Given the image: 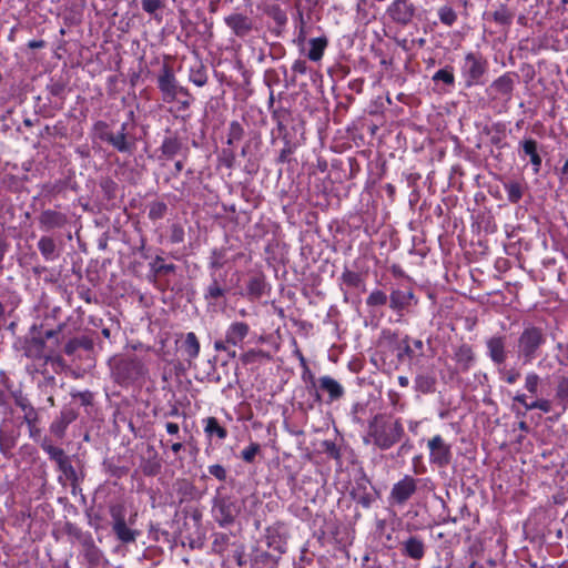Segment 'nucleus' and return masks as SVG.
Masks as SVG:
<instances>
[{
    "label": "nucleus",
    "mask_w": 568,
    "mask_h": 568,
    "mask_svg": "<svg viewBox=\"0 0 568 568\" xmlns=\"http://www.w3.org/2000/svg\"><path fill=\"white\" fill-rule=\"evenodd\" d=\"M404 434V426L399 418L381 413L369 419L363 440L381 450H387L399 443Z\"/></svg>",
    "instance_id": "nucleus-1"
},
{
    "label": "nucleus",
    "mask_w": 568,
    "mask_h": 568,
    "mask_svg": "<svg viewBox=\"0 0 568 568\" xmlns=\"http://www.w3.org/2000/svg\"><path fill=\"white\" fill-rule=\"evenodd\" d=\"M546 343L542 328L528 325L520 333L517 342V356L524 365L530 364L539 355V349Z\"/></svg>",
    "instance_id": "nucleus-2"
},
{
    "label": "nucleus",
    "mask_w": 568,
    "mask_h": 568,
    "mask_svg": "<svg viewBox=\"0 0 568 568\" xmlns=\"http://www.w3.org/2000/svg\"><path fill=\"white\" fill-rule=\"evenodd\" d=\"M487 61L481 54L475 52L466 53L462 65L460 74L467 88L477 85L487 71Z\"/></svg>",
    "instance_id": "nucleus-3"
},
{
    "label": "nucleus",
    "mask_w": 568,
    "mask_h": 568,
    "mask_svg": "<svg viewBox=\"0 0 568 568\" xmlns=\"http://www.w3.org/2000/svg\"><path fill=\"white\" fill-rule=\"evenodd\" d=\"M158 87L162 92L164 102L171 103L175 101L180 94L189 98L187 90L179 85L173 70L166 64L163 65L158 77Z\"/></svg>",
    "instance_id": "nucleus-4"
},
{
    "label": "nucleus",
    "mask_w": 568,
    "mask_h": 568,
    "mask_svg": "<svg viewBox=\"0 0 568 568\" xmlns=\"http://www.w3.org/2000/svg\"><path fill=\"white\" fill-rule=\"evenodd\" d=\"M316 390V399L331 404L341 399L345 395L344 386L335 378L324 375L313 382Z\"/></svg>",
    "instance_id": "nucleus-5"
},
{
    "label": "nucleus",
    "mask_w": 568,
    "mask_h": 568,
    "mask_svg": "<svg viewBox=\"0 0 568 568\" xmlns=\"http://www.w3.org/2000/svg\"><path fill=\"white\" fill-rule=\"evenodd\" d=\"M429 449V462L439 467L447 466L452 460L450 445L445 443L440 435H435L427 443Z\"/></svg>",
    "instance_id": "nucleus-6"
},
{
    "label": "nucleus",
    "mask_w": 568,
    "mask_h": 568,
    "mask_svg": "<svg viewBox=\"0 0 568 568\" xmlns=\"http://www.w3.org/2000/svg\"><path fill=\"white\" fill-rule=\"evenodd\" d=\"M417 490V480L405 475L399 481L394 484L389 499L393 504L404 505Z\"/></svg>",
    "instance_id": "nucleus-7"
},
{
    "label": "nucleus",
    "mask_w": 568,
    "mask_h": 568,
    "mask_svg": "<svg viewBox=\"0 0 568 568\" xmlns=\"http://www.w3.org/2000/svg\"><path fill=\"white\" fill-rule=\"evenodd\" d=\"M400 554L414 561H420L426 554L424 539L417 535H409L400 541Z\"/></svg>",
    "instance_id": "nucleus-8"
},
{
    "label": "nucleus",
    "mask_w": 568,
    "mask_h": 568,
    "mask_svg": "<svg viewBox=\"0 0 568 568\" xmlns=\"http://www.w3.org/2000/svg\"><path fill=\"white\" fill-rule=\"evenodd\" d=\"M417 304V298L413 291L393 290L389 295V307L402 317L405 311L412 305Z\"/></svg>",
    "instance_id": "nucleus-9"
},
{
    "label": "nucleus",
    "mask_w": 568,
    "mask_h": 568,
    "mask_svg": "<svg viewBox=\"0 0 568 568\" xmlns=\"http://www.w3.org/2000/svg\"><path fill=\"white\" fill-rule=\"evenodd\" d=\"M387 13L395 22L408 24L415 14V7L408 0H394Z\"/></svg>",
    "instance_id": "nucleus-10"
},
{
    "label": "nucleus",
    "mask_w": 568,
    "mask_h": 568,
    "mask_svg": "<svg viewBox=\"0 0 568 568\" xmlns=\"http://www.w3.org/2000/svg\"><path fill=\"white\" fill-rule=\"evenodd\" d=\"M224 22L239 38H245L253 29L252 19L242 13H231L224 18Z\"/></svg>",
    "instance_id": "nucleus-11"
},
{
    "label": "nucleus",
    "mask_w": 568,
    "mask_h": 568,
    "mask_svg": "<svg viewBox=\"0 0 568 568\" xmlns=\"http://www.w3.org/2000/svg\"><path fill=\"white\" fill-rule=\"evenodd\" d=\"M515 75L505 73L497 78L489 87L490 92L495 99L509 100L514 90Z\"/></svg>",
    "instance_id": "nucleus-12"
},
{
    "label": "nucleus",
    "mask_w": 568,
    "mask_h": 568,
    "mask_svg": "<svg viewBox=\"0 0 568 568\" xmlns=\"http://www.w3.org/2000/svg\"><path fill=\"white\" fill-rule=\"evenodd\" d=\"M24 355L31 359L42 361L45 365L51 358V353L47 352L45 343L42 338L32 337L27 341Z\"/></svg>",
    "instance_id": "nucleus-13"
},
{
    "label": "nucleus",
    "mask_w": 568,
    "mask_h": 568,
    "mask_svg": "<svg viewBox=\"0 0 568 568\" xmlns=\"http://www.w3.org/2000/svg\"><path fill=\"white\" fill-rule=\"evenodd\" d=\"M217 520L221 525H229L234 521L235 517L237 516L240 511V507L236 505L235 501L223 498L220 500L217 505Z\"/></svg>",
    "instance_id": "nucleus-14"
},
{
    "label": "nucleus",
    "mask_w": 568,
    "mask_h": 568,
    "mask_svg": "<svg viewBox=\"0 0 568 568\" xmlns=\"http://www.w3.org/2000/svg\"><path fill=\"white\" fill-rule=\"evenodd\" d=\"M250 326L244 322L232 323L226 332V343L232 346H240L244 338L248 335Z\"/></svg>",
    "instance_id": "nucleus-15"
},
{
    "label": "nucleus",
    "mask_w": 568,
    "mask_h": 568,
    "mask_svg": "<svg viewBox=\"0 0 568 568\" xmlns=\"http://www.w3.org/2000/svg\"><path fill=\"white\" fill-rule=\"evenodd\" d=\"M488 355L495 364H504L507 358L504 337L495 336L487 341Z\"/></svg>",
    "instance_id": "nucleus-16"
},
{
    "label": "nucleus",
    "mask_w": 568,
    "mask_h": 568,
    "mask_svg": "<svg viewBox=\"0 0 568 568\" xmlns=\"http://www.w3.org/2000/svg\"><path fill=\"white\" fill-rule=\"evenodd\" d=\"M454 361L456 362L459 371H468L475 361L471 347L467 344L458 346L454 353Z\"/></svg>",
    "instance_id": "nucleus-17"
},
{
    "label": "nucleus",
    "mask_w": 568,
    "mask_h": 568,
    "mask_svg": "<svg viewBox=\"0 0 568 568\" xmlns=\"http://www.w3.org/2000/svg\"><path fill=\"white\" fill-rule=\"evenodd\" d=\"M40 226L47 231L61 227L65 223V216L57 211H43L39 219Z\"/></svg>",
    "instance_id": "nucleus-18"
},
{
    "label": "nucleus",
    "mask_w": 568,
    "mask_h": 568,
    "mask_svg": "<svg viewBox=\"0 0 568 568\" xmlns=\"http://www.w3.org/2000/svg\"><path fill=\"white\" fill-rule=\"evenodd\" d=\"M181 352L189 363L195 359L200 353V342L193 332H189L181 345Z\"/></svg>",
    "instance_id": "nucleus-19"
},
{
    "label": "nucleus",
    "mask_w": 568,
    "mask_h": 568,
    "mask_svg": "<svg viewBox=\"0 0 568 568\" xmlns=\"http://www.w3.org/2000/svg\"><path fill=\"white\" fill-rule=\"evenodd\" d=\"M126 124L123 123L121 125V131L118 133H108L105 134L104 139L112 144L114 149H116L119 152H130L131 151V143L126 140Z\"/></svg>",
    "instance_id": "nucleus-20"
},
{
    "label": "nucleus",
    "mask_w": 568,
    "mask_h": 568,
    "mask_svg": "<svg viewBox=\"0 0 568 568\" xmlns=\"http://www.w3.org/2000/svg\"><path fill=\"white\" fill-rule=\"evenodd\" d=\"M520 146L525 153L530 158V163L535 173H538L541 168V156L537 151V142L532 139H527L520 142Z\"/></svg>",
    "instance_id": "nucleus-21"
},
{
    "label": "nucleus",
    "mask_w": 568,
    "mask_h": 568,
    "mask_svg": "<svg viewBox=\"0 0 568 568\" xmlns=\"http://www.w3.org/2000/svg\"><path fill=\"white\" fill-rule=\"evenodd\" d=\"M204 433L209 438L217 437L223 440L227 437V430L221 426L215 417H206L203 419Z\"/></svg>",
    "instance_id": "nucleus-22"
},
{
    "label": "nucleus",
    "mask_w": 568,
    "mask_h": 568,
    "mask_svg": "<svg viewBox=\"0 0 568 568\" xmlns=\"http://www.w3.org/2000/svg\"><path fill=\"white\" fill-rule=\"evenodd\" d=\"M38 248L45 261H54L59 256L55 242L52 237L42 236L38 242Z\"/></svg>",
    "instance_id": "nucleus-23"
},
{
    "label": "nucleus",
    "mask_w": 568,
    "mask_h": 568,
    "mask_svg": "<svg viewBox=\"0 0 568 568\" xmlns=\"http://www.w3.org/2000/svg\"><path fill=\"white\" fill-rule=\"evenodd\" d=\"M113 531L118 539L125 544L134 541L136 537V531L129 528L122 517L115 519L113 524Z\"/></svg>",
    "instance_id": "nucleus-24"
},
{
    "label": "nucleus",
    "mask_w": 568,
    "mask_h": 568,
    "mask_svg": "<svg viewBox=\"0 0 568 568\" xmlns=\"http://www.w3.org/2000/svg\"><path fill=\"white\" fill-rule=\"evenodd\" d=\"M327 43L328 41L325 37L311 39L308 41L310 50L307 52V58L311 61H320L323 58Z\"/></svg>",
    "instance_id": "nucleus-25"
},
{
    "label": "nucleus",
    "mask_w": 568,
    "mask_h": 568,
    "mask_svg": "<svg viewBox=\"0 0 568 568\" xmlns=\"http://www.w3.org/2000/svg\"><path fill=\"white\" fill-rule=\"evenodd\" d=\"M264 280L260 275L252 276L246 286V294L251 298H258L263 295L264 292Z\"/></svg>",
    "instance_id": "nucleus-26"
},
{
    "label": "nucleus",
    "mask_w": 568,
    "mask_h": 568,
    "mask_svg": "<svg viewBox=\"0 0 568 568\" xmlns=\"http://www.w3.org/2000/svg\"><path fill=\"white\" fill-rule=\"evenodd\" d=\"M504 187L509 202L517 203L523 197V187L518 182H507Z\"/></svg>",
    "instance_id": "nucleus-27"
},
{
    "label": "nucleus",
    "mask_w": 568,
    "mask_h": 568,
    "mask_svg": "<svg viewBox=\"0 0 568 568\" xmlns=\"http://www.w3.org/2000/svg\"><path fill=\"white\" fill-rule=\"evenodd\" d=\"M225 251L224 250H213L210 256V268L212 273L215 274V272L220 268H222L225 264Z\"/></svg>",
    "instance_id": "nucleus-28"
},
{
    "label": "nucleus",
    "mask_w": 568,
    "mask_h": 568,
    "mask_svg": "<svg viewBox=\"0 0 568 568\" xmlns=\"http://www.w3.org/2000/svg\"><path fill=\"white\" fill-rule=\"evenodd\" d=\"M387 295L381 290H374L366 298V305L371 307L384 306L387 303Z\"/></svg>",
    "instance_id": "nucleus-29"
},
{
    "label": "nucleus",
    "mask_w": 568,
    "mask_h": 568,
    "mask_svg": "<svg viewBox=\"0 0 568 568\" xmlns=\"http://www.w3.org/2000/svg\"><path fill=\"white\" fill-rule=\"evenodd\" d=\"M212 282L207 287L206 298H219L225 294V290L220 285L219 280L214 273H211Z\"/></svg>",
    "instance_id": "nucleus-30"
},
{
    "label": "nucleus",
    "mask_w": 568,
    "mask_h": 568,
    "mask_svg": "<svg viewBox=\"0 0 568 568\" xmlns=\"http://www.w3.org/2000/svg\"><path fill=\"white\" fill-rule=\"evenodd\" d=\"M540 384V377L535 373L530 372L525 377V388L531 394L536 395L538 393V387Z\"/></svg>",
    "instance_id": "nucleus-31"
},
{
    "label": "nucleus",
    "mask_w": 568,
    "mask_h": 568,
    "mask_svg": "<svg viewBox=\"0 0 568 568\" xmlns=\"http://www.w3.org/2000/svg\"><path fill=\"white\" fill-rule=\"evenodd\" d=\"M433 81L435 82H444L445 84L453 85L455 82V77L448 68L440 69L433 75Z\"/></svg>",
    "instance_id": "nucleus-32"
},
{
    "label": "nucleus",
    "mask_w": 568,
    "mask_h": 568,
    "mask_svg": "<svg viewBox=\"0 0 568 568\" xmlns=\"http://www.w3.org/2000/svg\"><path fill=\"white\" fill-rule=\"evenodd\" d=\"M166 212V204L163 202H153L149 209V217L151 220H160Z\"/></svg>",
    "instance_id": "nucleus-33"
},
{
    "label": "nucleus",
    "mask_w": 568,
    "mask_h": 568,
    "mask_svg": "<svg viewBox=\"0 0 568 568\" xmlns=\"http://www.w3.org/2000/svg\"><path fill=\"white\" fill-rule=\"evenodd\" d=\"M439 20L446 26H453L457 19L455 11L449 7H443L438 11Z\"/></svg>",
    "instance_id": "nucleus-34"
},
{
    "label": "nucleus",
    "mask_w": 568,
    "mask_h": 568,
    "mask_svg": "<svg viewBox=\"0 0 568 568\" xmlns=\"http://www.w3.org/2000/svg\"><path fill=\"white\" fill-rule=\"evenodd\" d=\"M180 143L176 139L168 138L162 143V152L168 156H173L178 153Z\"/></svg>",
    "instance_id": "nucleus-35"
},
{
    "label": "nucleus",
    "mask_w": 568,
    "mask_h": 568,
    "mask_svg": "<svg viewBox=\"0 0 568 568\" xmlns=\"http://www.w3.org/2000/svg\"><path fill=\"white\" fill-rule=\"evenodd\" d=\"M258 452L260 445L257 443H251L247 447H245L242 450L241 456L244 462L253 463Z\"/></svg>",
    "instance_id": "nucleus-36"
},
{
    "label": "nucleus",
    "mask_w": 568,
    "mask_h": 568,
    "mask_svg": "<svg viewBox=\"0 0 568 568\" xmlns=\"http://www.w3.org/2000/svg\"><path fill=\"white\" fill-rule=\"evenodd\" d=\"M42 449L49 455V457L53 460V462H58L60 460L63 456H65V453L63 452V449L59 448V447H55L49 443H43L42 444Z\"/></svg>",
    "instance_id": "nucleus-37"
},
{
    "label": "nucleus",
    "mask_w": 568,
    "mask_h": 568,
    "mask_svg": "<svg viewBox=\"0 0 568 568\" xmlns=\"http://www.w3.org/2000/svg\"><path fill=\"white\" fill-rule=\"evenodd\" d=\"M58 469L63 473L68 478L74 476L75 471L71 465L70 458L65 455L57 463Z\"/></svg>",
    "instance_id": "nucleus-38"
},
{
    "label": "nucleus",
    "mask_w": 568,
    "mask_h": 568,
    "mask_svg": "<svg viewBox=\"0 0 568 568\" xmlns=\"http://www.w3.org/2000/svg\"><path fill=\"white\" fill-rule=\"evenodd\" d=\"M342 280H343L344 284H346L349 287H358L362 283L361 276L357 273L352 272V271H345L342 274Z\"/></svg>",
    "instance_id": "nucleus-39"
},
{
    "label": "nucleus",
    "mask_w": 568,
    "mask_h": 568,
    "mask_svg": "<svg viewBox=\"0 0 568 568\" xmlns=\"http://www.w3.org/2000/svg\"><path fill=\"white\" fill-rule=\"evenodd\" d=\"M499 373H500V378L509 385L515 384L520 377V372L515 368H511V369L503 368L499 371Z\"/></svg>",
    "instance_id": "nucleus-40"
},
{
    "label": "nucleus",
    "mask_w": 568,
    "mask_h": 568,
    "mask_svg": "<svg viewBox=\"0 0 568 568\" xmlns=\"http://www.w3.org/2000/svg\"><path fill=\"white\" fill-rule=\"evenodd\" d=\"M141 3L142 9L150 14H154L163 7V0H141Z\"/></svg>",
    "instance_id": "nucleus-41"
},
{
    "label": "nucleus",
    "mask_w": 568,
    "mask_h": 568,
    "mask_svg": "<svg viewBox=\"0 0 568 568\" xmlns=\"http://www.w3.org/2000/svg\"><path fill=\"white\" fill-rule=\"evenodd\" d=\"M532 409H539L544 413H549L551 410V403L548 399H544V398L536 399V400L531 402L529 404V406H527V410H532Z\"/></svg>",
    "instance_id": "nucleus-42"
},
{
    "label": "nucleus",
    "mask_w": 568,
    "mask_h": 568,
    "mask_svg": "<svg viewBox=\"0 0 568 568\" xmlns=\"http://www.w3.org/2000/svg\"><path fill=\"white\" fill-rule=\"evenodd\" d=\"M494 19L499 23H510L511 13L507 10L506 7H501L499 10L495 11Z\"/></svg>",
    "instance_id": "nucleus-43"
},
{
    "label": "nucleus",
    "mask_w": 568,
    "mask_h": 568,
    "mask_svg": "<svg viewBox=\"0 0 568 568\" xmlns=\"http://www.w3.org/2000/svg\"><path fill=\"white\" fill-rule=\"evenodd\" d=\"M207 470H209L210 475L214 476L219 480H225V478H226V470L220 464H214V465L209 466Z\"/></svg>",
    "instance_id": "nucleus-44"
},
{
    "label": "nucleus",
    "mask_w": 568,
    "mask_h": 568,
    "mask_svg": "<svg viewBox=\"0 0 568 568\" xmlns=\"http://www.w3.org/2000/svg\"><path fill=\"white\" fill-rule=\"evenodd\" d=\"M557 396L568 405V378H562L557 387Z\"/></svg>",
    "instance_id": "nucleus-45"
},
{
    "label": "nucleus",
    "mask_w": 568,
    "mask_h": 568,
    "mask_svg": "<svg viewBox=\"0 0 568 568\" xmlns=\"http://www.w3.org/2000/svg\"><path fill=\"white\" fill-rule=\"evenodd\" d=\"M72 420V417L65 416L63 414L62 420L59 424H55L52 426V430L58 435L61 436L67 427V425Z\"/></svg>",
    "instance_id": "nucleus-46"
},
{
    "label": "nucleus",
    "mask_w": 568,
    "mask_h": 568,
    "mask_svg": "<svg viewBox=\"0 0 568 568\" xmlns=\"http://www.w3.org/2000/svg\"><path fill=\"white\" fill-rule=\"evenodd\" d=\"M242 132H243V130H242V128H241L240 123H237V122H232V123H231V126H230V136H231V138H230L229 142L231 143V141H232L233 139H234V140H239V139H241V136H242Z\"/></svg>",
    "instance_id": "nucleus-47"
},
{
    "label": "nucleus",
    "mask_w": 568,
    "mask_h": 568,
    "mask_svg": "<svg viewBox=\"0 0 568 568\" xmlns=\"http://www.w3.org/2000/svg\"><path fill=\"white\" fill-rule=\"evenodd\" d=\"M190 80L196 85V87H203L206 81H207V78H206V74L202 71H196L195 73H193L190 78Z\"/></svg>",
    "instance_id": "nucleus-48"
},
{
    "label": "nucleus",
    "mask_w": 568,
    "mask_h": 568,
    "mask_svg": "<svg viewBox=\"0 0 568 568\" xmlns=\"http://www.w3.org/2000/svg\"><path fill=\"white\" fill-rule=\"evenodd\" d=\"M514 400L521 404L526 410H527V406H529V404H530L527 402V396L523 393L516 394L514 397Z\"/></svg>",
    "instance_id": "nucleus-49"
},
{
    "label": "nucleus",
    "mask_w": 568,
    "mask_h": 568,
    "mask_svg": "<svg viewBox=\"0 0 568 568\" xmlns=\"http://www.w3.org/2000/svg\"><path fill=\"white\" fill-rule=\"evenodd\" d=\"M165 428L170 435H176L180 430L179 425L172 422L166 423Z\"/></svg>",
    "instance_id": "nucleus-50"
},
{
    "label": "nucleus",
    "mask_w": 568,
    "mask_h": 568,
    "mask_svg": "<svg viewBox=\"0 0 568 568\" xmlns=\"http://www.w3.org/2000/svg\"><path fill=\"white\" fill-rule=\"evenodd\" d=\"M560 179L561 181H568V160H566L560 170Z\"/></svg>",
    "instance_id": "nucleus-51"
},
{
    "label": "nucleus",
    "mask_w": 568,
    "mask_h": 568,
    "mask_svg": "<svg viewBox=\"0 0 568 568\" xmlns=\"http://www.w3.org/2000/svg\"><path fill=\"white\" fill-rule=\"evenodd\" d=\"M558 349L562 351L566 355V362H562L560 361L561 364H568V343L567 344H561L559 343L557 345Z\"/></svg>",
    "instance_id": "nucleus-52"
},
{
    "label": "nucleus",
    "mask_w": 568,
    "mask_h": 568,
    "mask_svg": "<svg viewBox=\"0 0 568 568\" xmlns=\"http://www.w3.org/2000/svg\"><path fill=\"white\" fill-rule=\"evenodd\" d=\"M226 345H229L226 343V339L225 341H216L214 343V347H215L216 351H226L227 349Z\"/></svg>",
    "instance_id": "nucleus-53"
},
{
    "label": "nucleus",
    "mask_w": 568,
    "mask_h": 568,
    "mask_svg": "<svg viewBox=\"0 0 568 568\" xmlns=\"http://www.w3.org/2000/svg\"><path fill=\"white\" fill-rule=\"evenodd\" d=\"M183 448L182 443L178 442L172 444L171 449L174 454H178Z\"/></svg>",
    "instance_id": "nucleus-54"
},
{
    "label": "nucleus",
    "mask_w": 568,
    "mask_h": 568,
    "mask_svg": "<svg viewBox=\"0 0 568 568\" xmlns=\"http://www.w3.org/2000/svg\"><path fill=\"white\" fill-rule=\"evenodd\" d=\"M398 384L402 386V387H406L408 386L409 384V381L406 376H399L398 377Z\"/></svg>",
    "instance_id": "nucleus-55"
},
{
    "label": "nucleus",
    "mask_w": 568,
    "mask_h": 568,
    "mask_svg": "<svg viewBox=\"0 0 568 568\" xmlns=\"http://www.w3.org/2000/svg\"><path fill=\"white\" fill-rule=\"evenodd\" d=\"M293 70L298 71V72H304L303 63L300 61L295 62L293 65Z\"/></svg>",
    "instance_id": "nucleus-56"
},
{
    "label": "nucleus",
    "mask_w": 568,
    "mask_h": 568,
    "mask_svg": "<svg viewBox=\"0 0 568 568\" xmlns=\"http://www.w3.org/2000/svg\"><path fill=\"white\" fill-rule=\"evenodd\" d=\"M414 346H415L417 349L422 351V349H423V346H424L423 341H420V339H415V341H414Z\"/></svg>",
    "instance_id": "nucleus-57"
},
{
    "label": "nucleus",
    "mask_w": 568,
    "mask_h": 568,
    "mask_svg": "<svg viewBox=\"0 0 568 568\" xmlns=\"http://www.w3.org/2000/svg\"><path fill=\"white\" fill-rule=\"evenodd\" d=\"M418 426V422H409V429L415 432Z\"/></svg>",
    "instance_id": "nucleus-58"
},
{
    "label": "nucleus",
    "mask_w": 568,
    "mask_h": 568,
    "mask_svg": "<svg viewBox=\"0 0 568 568\" xmlns=\"http://www.w3.org/2000/svg\"><path fill=\"white\" fill-rule=\"evenodd\" d=\"M182 109H187L190 106V101L186 99L184 101H181Z\"/></svg>",
    "instance_id": "nucleus-59"
},
{
    "label": "nucleus",
    "mask_w": 568,
    "mask_h": 568,
    "mask_svg": "<svg viewBox=\"0 0 568 568\" xmlns=\"http://www.w3.org/2000/svg\"><path fill=\"white\" fill-rule=\"evenodd\" d=\"M162 268L165 270L166 272H171V271L174 270V265H172V264L171 265H166V266H163Z\"/></svg>",
    "instance_id": "nucleus-60"
},
{
    "label": "nucleus",
    "mask_w": 568,
    "mask_h": 568,
    "mask_svg": "<svg viewBox=\"0 0 568 568\" xmlns=\"http://www.w3.org/2000/svg\"><path fill=\"white\" fill-rule=\"evenodd\" d=\"M41 45H42V42H31V43H30V47H31V48H39V47H41Z\"/></svg>",
    "instance_id": "nucleus-61"
},
{
    "label": "nucleus",
    "mask_w": 568,
    "mask_h": 568,
    "mask_svg": "<svg viewBox=\"0 0 568 568\" xmlns=\"http://www.w3.org/2000/svg\"><path fill=\"white\" fill-rule=\"evenodd\" d=\"M175 168H176V170H178V171H181V170H182V168H183V164H182L180 161H178V162L175 163Z\"/></svg>",
    "instance_id": "nucleus-62"
},
{
    "label": "nucleus",
    "mask_w": 568,
    "mask_h": 568,
    "mask_svg": "<svg viewBox=\"0 0 568 568\" xmlns=\"http://www.w3.org/2000/svg\"><path fill=\"white\" fill-rule=\"evenodd\" d=\"M102 334L105 336V337H110V331L108 328H104L102 331Z\"/></svg>",
    "instance_id": "nucleus-63"
},
{
    "label": "nucleus",
    "mask_w": 568,
    "mask_h": 568,
    "mask_svg": "<svg viewBox=\"0 0 568 568\" xmlns=\"http://www.w3.org/2000/svg\"><path fill=\"white\" fill-rule=\"evenodd\" d=\"M405 352H406L407 354H410V353H412V349H410L409 345H406V346H405Z\"/></svg>",
    "instance_id": "nucleus-64"
}]
</instances>
